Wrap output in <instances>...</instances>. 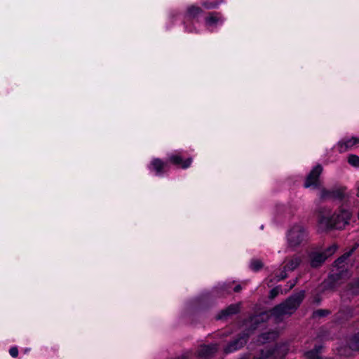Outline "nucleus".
Listing matches in <instances>:
<instances>
[{
	"label": "nucleus",
	"instance_id": "10",
	"mask_svg": "<svg viewBox=\"0 0 359 359\" xmlns=\"http://www.w3.org/2000/svg\"><path fill=\"white\" fill-rule=\"evenodd\" d=\"M217 344H203L201 345L196 351V355L202 359H209L212 358L217 351Z\"/></svg>",
	"mask_w": 359,
	"mask_h": 359
},
{
	"label": "nucleus",
	"instance_id": "6",
	"mask_svg": "<svg viewBox=\"0 0 359 359\" xmlns=\"http://www.w3.org/2000/svg\"><path fill=\"white\" fill-rule=\"evenodd\" d=\"M337 247L336 245L327 248L324 252H313L309 255L310 264L313 268H318L323 264L325 259L333 255Z\"/></svg>",
	"mask_w": 359,
	"mask_h": 359
},
{
	"label": "nucleus",
	"instance_id": "4",
	"mask_svg": "<svg viewBox=\"0 0 359 359\" xmlns=\"http://www.w3.org/2000/svg\"><path fill=\"white\" fill-rule=\"evenodd\" d=\"M307 238V231L304 226L297 224L292 226L287 233V246L294 250L300 246Z\"/></svg>",
	"mask_w": 359,
	"mask_h": 359
},
{
	"label": "nucleus",
	"instance_id": "23",
	"mask_svg": "<svg viewBox=\"0 0 359 359\" xmlns=\"http://www.w3.org/2000/svg\"><path fill=\"white\" fill-rule=\"evenodd\" d=\"M350 257V253L345 252L342 256H341L339 258H338L335 261V265L337 267L338 271H339L341 269H344L343 267L344 265L343 264L344 262Z\"/></svg>",
	"mask_w": 359,
	"mask_h": 359
},
{
	"label": "nucleus",
	"instance_id": "27",
	"mask_svg": "<svg viewBox=\"0 0 359 359\" xmlns=\"http://www.w3.org/2000/svg\"><path fill=\"white\" fill-rule=\"evenodd\" d=\"M329 313H330V311L328 310L318 309V310L315 311L313 313V316L314 318H316V317L320 318V317L325 316L328 315Z\"/></svg>",
	"mask_w": 359,
	"mask_h": 359
},
{
	"label": "nucleus",
	"instance_id": "2",
	"mask_svg": "<svg viewBox=\"0 0 359 359\" xmlns=\"http://www.w3.org/2000/svg\"><path fill=\"white\" fill-rule=\"evenodd\" d=\"M351 216V212L345 208H340L332 215L329 210L320 209L318 211V230L327 232L333 229H343L349 224Z\"/></svg>",
	"mask_w": 359,
	"mask_h": 359
},
{
	"label": "nucleus",
	"instance_id": "14",
	"mask_svg": "<svg viewBox=\"0 0 359 359\" xmlns=\"http://www.w3.org/2000/svg\"><path fill=\"white\" fill-rule=\"evenodd\" d=\"M169 162L173 163L175 165L180 166L183 169L188 168L191 163L192 158H188L187 159L183 161L182 157L180 153L172 154L168 156Z\"/></svg>",
	"mask_w": 359,
	"mask_h": 359
},
{
	"label": "nucleus",
	"instance_id": "20",
	"mask_svg": "<svg viewBox=\"0 0 359 359\" xmlns=\"http://www.w3.org/2000/svg\"><path fill=\"white\" fill-rule=\"evenodd\" d=\"M222 2V0H203L202 6L205 9H214L217 8Z\"/></svg>",
	"mask_w": 359,
	"mask_h": 359
},
{
	"label": "nucleus",
	"instance_id": "17",
	"mask_svg": "<svg viewBox=\"0 0 359 359\" xmlns=\"http://www.w3.org/2000/svg\"><path fill=\"white\" fill-rule=\"evenodd\" d=\"M286 264L284 266L285 270L292 271L296 269L302 262V258L299 256L293 257L285 259Z\"/></svg>",
	"mask_w": 359,
	"mask_h": 359
},
{
	"label": "nucleus",
	"instance_id": "24",
	"mask_svg": "<svg viewBox=\"0 0 359 359\" xmlns=\"http://www.w3.org/2000/svg\"><path fill=\"white\" fill-rule=\"evenodd\" d=\"M347 162L354 168H359V156L355 154H349L347 156Z\"/></svg>",
	"mask_w": 359,
	"mask_h": 359
},
{
	"label": "nucleus",
	"instance_id": "8",
	"mask_svg": "<svg viewBox=\"0 0 359 359\" xmlns=\"http://www.w3.org/2000/svg\"><path fill=\"white\" fill-rule=\"evenodd\" d=\"M260 353L262 359H283L286 354V348L283 346L276 344L273 347L261 350Z\"/></svg>",
	"mask_w": 359,
	"mask_h": 359
},
{
	"label": "nucleus",
	"instance_id": "37",
	"mask_svg": "<svg viewBox=\"0 0 359 359\" xmlns=\"http://www.w3.org/2000/svg\"><path fill=\"white\" fill-rule=\"evenodd\" d=\"M342 351H343V349H341V350L340 351V354H341V355H343V354H344V353H343Z\"/></svg>",
	"mask_w": 359,
	"mask_h": 359
},
{
	"label": "nucleus",
	"instance_id": "3",
	"mask_svg": "<svg viewBox=\"0 0 359 359\" xmlns=\"http://www.w3.org/2000/svg\"><path fill=\"white\" fill-rule=\"evenodd\" d=\"M304 298V291L303 290L290 296L284 302L273 308L270 311L271 316L277 321L282 320L284 316L291 315L297 310Z\"/></svg>",
	"mask_w": 359,
	"mask_h": 359
},
{
	"label": "nucleus",
	"instance_id": "33",
	"mask_svg": "<svg viewBox=\"0 0 359 359\" xmlns=\"http://www.w3.org/2000/svg\"><path fill=\"white\" fill-rule=\"evenodd\" d=\"M241 290V285H237L234 287V291L236 292H238Z\"/></svg>",
	"mask_w": 359,
	"mask_h": 359
},
{
	"label": "nucleus",
	"instance_id": "31",
	"mask_svg": "<svg viewBox=\"0 0 359 359\" xmlns=\"http://www.w3.org/2000/svg\"><path fill=\"white\" fill-rule=\"evenodd\" d=\"M359 246V244L358 243H355L353 248L348 251L347 252V253H350V256L352 255V253L358 248Z\"/></svg>",
	"mask_w": 359,
	"mask_h": 359
},
{
	"label": "nucleus",
	"instance_id": "21",
	"mask_svg": "<svg viewBox=\"0 0 359 359\" xmlns=\"http://www.w3.org/2000/svg\"><path fill=\"white\" fill-rule=\"evenodd\" d=\"M348 346L352 351H359V333L353 335L349 339Z\"/></svg>",
	"mask_w": 359,
	"mask_h": 359
},
{
	"label": "nucleus",
	"instance_id": "19",
	"mask_svg": "<svg viewBox=\"0 0 359 359\" xmlns=\"http://www.w3.org/2000/svg\"><path fill=\"white\" fill-rule=\"evenodd\" d=\"M346 291L348 294H351L352 296L359 294V278L353 280L347 285Z\"/></svg>",
	"mask_w": 359,
	"mask_h": 359
},
{
	"label": "nucleus",
	"instance_id": "36",
	"mask_svg": "<svg viewBox=\"0 0 359 359\" xmlns=\"http://www.w3.org/2000/svg\"><path fill=\"white\" fill-rule=\"evenodd\" d=\"M358 191H357V196L359 197V185L358 186Z\"/></svg>",
	"mask_w": 359,
	"mask_h": 359
},
{
	"label": "nucleus",
	"instance_id": "28",
	"mask_svg": "<svg viewBox=\"0 0 359 359\" xmlns=\"http://www.w3.org/2000/svg\"><path fill=\"white\" fill-rule=\"evenodd\" d=\"M280 291V287H276L273 288L270 291L269 298L274 299L278 294Z\"/></svg>",
	"mask_w": 359,
	"mask_h": 359
},
{
	"label": "nucleus",
	"instance_id": "16",
	"mask_svg": "<svg viewBox=\"0 0 359 359\" xmlns=\"http://www.w3.org/2000/svg\"><path fill=\"white\" fill-rule=\"evenodd\" d=\"M203 11L201 8V7L196 5H191L188 6L187 8L185 18L187 20H198V17L201 16L203 14Z\"/></svg>",
	"mask_w": 359,
	"mask_h": 359
},
{
	"label": "nucleus",
	"instance_id": "1",
	"mask_svg": "<svg viewBox=\"0 0 359 359\" xmlns=\"http://www.w3.org/2000/svg\"><path fill=\"white\" fill-rule=\"evenodd\" d=\"M322 171L323 167L320 165H316L306 178L304 187L313 189H318V196L323 201L348 200L351 193L345 187H320L319 177Z\"/></svg>",
	"mask_w": 359,
	"mask_h": 359
},
{
	"label": "nucleus",
	"instance_id": "32",
	"mask_svg": "<svg viewBox=\"0 0 359 359\" xmlns=\"http://www.w3.org/2000/svg\"><path fill=\"white\" fill-rule=\"evenodd\" d=\"M297 281V278H296V280L293 282V283H291L290 285V287H289V289H292L296 284Z\"/></svg>",
	"mask_w": 359,
	"mask_h": 359
},
{
	"label": "nucleus",
	"instance_id": "7",
	"mask_svg": "<svg viewBox=\"0 0 359 359\" xmlns=\"http://www.w3.org/2000/svg\"><path fill=\"white\" fill-rule=\"evenodd\" d=\"M249 333L243 332L229 341L224 348V352L226 354L234 352L243 348L248 342Z\"/></svg>",
	"mask_w": 359,
	"mask_h": 359
},
{
	"label": "nucleus",
	"instance_id": "13",
	"mask_svg": "<svg viewBox=\"0 0 359 359\" xmlns=\"http://www.w3.org/2000/svg\"><path fill=\"white\" fill-rule=\"evenodd\" d=\"M149 169L157 176H162L168 170V164L159 158H154L149 165Z\"/></svg>",
	"mask_w": 359,
	"mask_h": 359
},
{
	"label": "nucleus",
	"instance_id": "34",
	"mask_svg": "<svg viewBox=\"0 0 359 359\" xmlns=\"http://www.w3.org/2000/svg\"><path fill=\"white\" fill-rule=\"evenodd\" d=\"M176 15H177V13H175V12H172V13H170L169 17H170V18H174Z\"/></svg>",
	"mask_w": 359,
	"mask_h": 359
},
{
	"label": "nucleus",
	"instance_id": "9",
	"mask_svg": "<svg viewBox=\"0 0 359 359\" xmlns=\"http://www.w3.org/2000/svg\"><path fill=\"white\" fill-rule=\"evenodd\" d=\"M224 18L218 13H211L205 18L204 25L210 32L223 25Z\"/></svg>",
	"mask_w": 359,
	"mask_h": 359
},
{
	"label": "nucleus",
	"instance_id": "15",
	"mask_svg": "<svg viewBox=\"0 0 359 359\" xmlns=\"http://www.w3.org/2000/svg\"><path fill=\"white\" fill-rule=\"evenodd\" d=\"M240 311V304H231L222 310L217 316V320H226L229 317L238 313Z\"/></svg>",
	"mask_w": 359,
	"mask_h": 359
},
{
	"label": "nucleus",
	"instance_id": "30",
	"mask_svg": "<svg viewBox=\"0 0 359 359\" xmlns=\"http://www.w3.org/2000/svg\"><path fill=\"white\" fill-rule=\"evenodd\" d=\"M185 29H186V30L187 32H191V33H192V32H198V30H197V29L195 27H188V25H185Z\"/></svg>",
	"mask_w": 359,
	"mask_h": 359
},
{
	"label": "nucleus",
	"instance_id": "26",
	"mask_svg": "<svg viewBox=\"0 0 359 359\" xmlns=\"http://www.w3.org/2000/svg\"><path fill=\"white\" fill-rule=\"evenodd\" d=\"M287 270H285V267H283V269L280 271V273H276L274 279H276V281H280L285 279L287 278Z\"/></svg>",
	"mask_w": 359,
	"mask_h": 359
},
{
	"label": "nucleus",
	"instance_id": "12",
	"mask_svg": "<svg viewBox=\"0 0 359 359\" xmlns=\"http://www.w3.org/2000/svg\"><path fill=\"white\" fill-rule=\"evenodd\" d=\"M359 144V137H345L339 140L337 147L340 153L345 152L348 149H352L354 146Z\"/></svg>",
	"mask_w": 359,
	"mask_h": 359
},
{
	"label": "nucleus",
	"instance_id": "25",
	"mask_svg": "<svg viewBox=\"0 0 359 359\" xmlns=\"http://www.w3.org/2000/svg\"><path fill=\"white\" fill-rule=\"evenodd\" d=\"M250 266L252 270L258 271L262 268L263 264L260 260H252Z\"/></svg>",
	"mask_w": 359,
	"mask_h": 359
},
{
	"label": "nucleus",
	"instance_id": "22",
	"mask_svg": "<svg viewBox=\"0 0 359 359\" xmlns=\"http://www.w3.org/2000/svg\"><path fill=\"white\" fill-rule=\"evenodd\" d=\"M319 349L315 347L314 349L306 353V359H332L330 358H322L319 355Z\"/></svg>",
	"mask_w": 359,
	"mask_h": 359
},
{
	"label": "nucleus",
	"instance_id": "18",
	"mask_svg": "<svg viewBox=\"0 0 359 359\" xmlns=\"http://www.w3.org/2000/svg\"><path fill=\"white\" fill-rule=\"evenodd\" d=\"M278 337V332L275 331H271L262 333L258 337L257 341L260 344H264L271 341L276 339Z\"/></svg>",
	"mask_w": 359,
	"mask_h": 359
},
{
	"label": "nucleus",
	"instance_id": "5",
	"mask_svg": "<svg viewBox=\"0 0 359 359\" xmlns=\"http://www.w3.org/2000/svg\"><path fill=\"white\" fill-rule=\"evenodd\" d=\"M351 274L346 269H341L331 274L323 283L325 290H334L345 280L349 278Z\"/></svg>",
	"mask_w": 359,
	"mask_h": 359
},
{
	"label": "nucleus",
	"instance_id": "29",
	"mask_svg": "<svg viewBox=\"0 0 359 359\" xmlns=\"http://www.w3.org/2000/svg\"><path fill=\"white\" fill-rule=\"evenodd\" d=\"M9 353L12 357L16 358L18 355V350L16 347H12L10 349Z\"/></svg>",
	"mask_w": 359,
	"mask_h": 359
},
{
	"label": "nucleus",
	"instance_id": "11",
	"mask_svg": "<svg viewBox=\"0 0 359 359\" xmlns=\"http://www.w3.org/2000/svg\"><path fill=\"white\" fill-rule=\"evenodd\" d=\"M268 318V315L265 313H261L258 315L251 316L245 322V326L248 332H252L257 328L259 325L266 321Z\"/></svg>",
	"mask_w": 359,
	"mask_h": 359
},
{
	"label": "nucleus",
	"instance_id": "35",
	"mask_svg": "<svg viewBox=\"0 0 359 359\" xmlns=\"http://www.w3.org/2000/svg\"><path fill=\"white\" fill-rule=\"evenodd\" d=\"M272 281H273V279H271V280H269V282L268 283V286H269V287H271V285H270V283H272Z\"/></svg>",
	"mask_w": 359,
	"mask_h": 359
}]
</instances>
